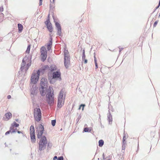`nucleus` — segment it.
<instances>
[{
    "instance_id": "nucleus-22",
    "label": "nucleus",
    "mask_w": 160,
    "mask_h": 160,
    "mask_svg": "<svg viewBox=\"0 0 160 160\" xmlns=\"http://www.w3.org/2000/svg\"><path fill=\"white\" fill-rule=\"evenodd\" d=\"M56 69V67L54 65L51 66L50 68H49V70H50V71L51 72H52L54 71Z\"/></svg>"
},
{
    "instance_id": "nucleus-39",
    "label": "nucleus",
    "mask_w": 160,
    "mask_h": 160,
    "mask_svg": "<svg viewBox=\"0 0 160 160\" xmlns=\"http://www.w3.org/2000/svg\"><path fill=\"white\" fill-rule=\"evenodd\" d=\"M123 134H124V136H123V137L122 140H123V139H124V140H126L125 137H126V135L125 134V132Z\"/></svg>"
},
{
    "instance_id": "nucleus-50",
    "label": "nucleus",
    "mask_w": 160,
    "mask_h": 160,
    "mask_svg": "<svg viewBox=\"0 0 160 160\" xmlns=\"http://www.w3.org/2000/svg\"><path fill=\"white\" fill-rule=\"evenodd\" d=\"M47 20H50L49 14L48 15V18H47Z\"/></svg>"
},
{
    "instance_id": "nucleus-5",
    "label": "nucleus",
    "mask_w": 160,
    "mask_h": 160,
    "mask_svg": "<svg viewBox=\"0 0 160 160\" xmlns=\"http://www.w3.org/2000/svg\"><path fill=\"white\" fill-rule=\"evenodd\" d=\"M47 101L50 106L53 105L54 103L53 92H52L51 89L49 88L46 95Z\"/></svg>"
},
{
    "instance_id": "nucleus-58",
    "label": "nucleus",
    "mask_w": 160,
    "mask_h": 160,
    "mask_svg": "<svg viewBox=\"0 0 160 160\" xmlns=\"http://www.w3.org/2000/svg\"><path fill=\"white\" fill-rule=\"evenodd\" d=\"M50 8H51V4H50Z\"/></svg>"
},
{
    "instance_id": "nucleus-38",
    "label": "nucleus",
    "mask_w": 160,
    "mask_h": 160,
    "mask_svg": "<svg viewBox=\"0 0 160 160\" xmlns=\"http://www.w3.org/2000/svg\"><path fill=\"white\" fill-rule=\"evenodd\" d=\"M3 7L2 6H1V7H0V12H2L3 11Z\"/></svg>"
},
{
    "instance_id": "nucleus-14",
    "label": "nucleus",
    "mask_w": 160,
    "mask_h": 160,
    "mask_svg": "<svg viewBox=\"0 0 160 160\" xmlns=\"http://www.w3.org/2000/svg\"><path fill=\"white\" fill-rule=\"evenodd\" d=\"M31 141L32 143H35L36 141L35 134H30Z\"/></svg>"
},
{
    "instance_id": "nucleus-43",
    "label": "nucleus",
    "mask_w": 160,
    "mask_h": 160,
    "mask_svg": "<svg viewBox=\"0 0 160 160\" xmlns=\"http://www.w3.org/2000/svg\"><path fill=\"white\" fill-rule=\"evenodd\" d=\"M58 158L57 156H55L53 158V160H56V159L58 160Z\"/></svg>"
},
{
    "instance_id": "nucleus-48",
    "label": "nucleus",
    "mask_w": 160,
    "mask_h": 160,
    "mask_svg": "<svg viewBox=\"0 0 160 160\" xmlns=\"http://www.w3.org/2000/svg\"><path fill=\"white\" fill-rule=\"evenodd\" d=\"M11 98V96L10 95H8L7 96V98L8 99H10Z\"/></svg>"
},
{
    "instance_id": "nucleus-31",
    "label": "nucleus",
    "mask_w": 160,
    "mask_h": 160,
    "mask_svg": "<svg viewBox=\"0 0 160 160\" xmlns=\"http://www.w3.org/2000/svg\"><path fill=\"white\" fill-rule=\"evenodd\" d=\"M102 157L103 160H110V158L107 157L106 158H105L104 153H103L102 154Z\"/></svg>"
},
{
    "instance_id": "nucleus-55",
    "label": "nucleus",
    "mask_w": 160,
    "mask_h": 160,
    "mask_svg": "<svg viewBox=\"0 0 160 160\" xmlns=\"http://www.w3.org/2000/svg\"><path fill=\"white\" fill-rule=\"evenodd\" d=\"M101 128H103L104 127L102 125V124L101 123Z\"/></svg>"
},
{
    "instance_id": "nucleus-20",
    "label": "nucleus",
    "mask_w": 160,
    "mask_h": 160,
    "mask_svg": "<svg viewBox=\"0 0 160 160\" xmlns=\"http://www.w3.org/2000/svg\"><path fill=\"white\" fill-rule=\"evenodd\" d=\"M104 141L103 140L101 139L98 142V146L100 147H102L104 144Z\"/></svg>"
},
{
    "instance_id": "nucleus-6",
    "label": "nucleus",
    "mask_w": 160,
    "mask_h": 160,
    "mask_svg": "<svg viewBox=\"0 0 160 160\" xmlns=\"http://www.w3.org/2000/svg\"><path fill=\"white\" fill-rule=\"evenodd\" d=\"M64 53V66L66 68H68L70 65V57L69 55V53L67 50H65Z\"/></svg>"
},
{
    "instance_id": "nucleus-4",
    "label": "nucleus",
    "mask_w": 160,
    "mask_h": 160,
    "mask_svg": "<svg viewBox=\"0 0 160 160\" xmlns=\"http://www.w3.org/2000/svg\"><path fill=\"white\" fill-rule=\"evenodd\" d=\"M64 92L65 90L64 89H61L59 93L58 97L57 107L59 108H61L64 103L65 97H64L63 96Z\"/></svg>"
},
{
    "instance_id": "nucleus-62",
    "label": "nucleus",
    "mask_w": 160,
    "mask_h": 160,
    "mask_svg": "<svg viewBox=\"0 0 160 160\" xmlns=\"http://www.w3.org/2000/svg\"><path fill=\"white\" fill-rule=\"evenodd\" d=\"M82 48H81V50H82Z\"/></svg>"
},
{
    "instance_id": "nucleus-46",
    "label": "nucleus",
    "mask_w": 160,
    "mask_h": 160,
    "mask_svg": "<svg viewBox=\"0 0 160 160\" xmlns=\"http://www.w3.org/2000/svg\"><path fill=\"white\" fill-rule=\"evenodd\" d=\"M125 145H123V144H122V149H124L125 148Z\"/></svg>"
},
{
    "instance_id": "nucleus-42",
    "label": "nucleus",
    "mask_w": 160,
    "mask_h": 160,
    "mask_svg": "<svg viewBox=\"0 0 160 160\" xmlns=\"http://www.w3.org/2000/svg\"><path fill=\"white\" fill-rule=\"evenodd\" d=\"M40 2H39V5H42V0H39Z\"/></svg>"
},
{
    "instance_id": "nucleus-17",
    "label": "nucleus",
    "mask_w": 160,
    "mask_h": 160,
    "mask_svg": "<svg viewBox=\"0 0 160 160\" xmlns=\"http://www.w3.org/2000/svg\"><path fill=\"white\" fill-rule=\"evenodd\" d=\"M52 39L51 38L50 40L49 41V44L47 46V48L48 51L52 47Z\"/></svg>"
},
{
    "instance_id": "nucleus-59",
    "label": "nucleus",
    "mask_w": 160,
    "mask_h": 160,
    "mask_svg": "<svg viewBox=\"0 0 160 160\" xmlns=\"http://www.w3.org/2000/svg\"><path fill=\"white\" fill-rule=\"evenodd\" d=\"M54 0H53V2L54 3Z\"/></svg>"
},
{
    "instance_id": "nucleus-18",
    "label": "nucleus",
    "mask_w": 160,
    "mask_h": 160,
    "mask_svg": "<svg viewBox=\"0 0 160 160\" xmlns=\"http://www.w3.org/2000/svg\"><path fill=\"white\" fill-rule=\"evenodd\" d=\"M30 134H35L34 128L32 125H31L30 127Z\"/></svg>"
},
{
    "instance_id": "nucleus-33",
    "label": "nucleus",
    "mask_w": 160,
    "mask_h": 160,
    "mask_svg": "<svg viewBox=\"0 0 160 160\" xmlns=\"http://www.w3.org/2000/svg\"><path fill=\"white\" fill-rule=\"evenodd\" d=\"M81 118V116L80 114L78 116V117L76 119L77 123H78V122L79 121V120Z\"/></svg>"
},
{
    "instance_id": "nucleus-13",
    "label": "nucleus",
    "mask_w": 160,
    "mask_h": 160,
    "mask_svg": "<svg viewBox=\"0 0 160 160\" xmlns=\"http://www.w3.org/2000/svg\"><path fill=\"white\" fill-rule=\"evenodd\" d=\"M25 58H23L22 60V62L21 64V67L20 68V70L21 71H22L24 69V67L25 66V65L26 64V62L25 61ZM26 58V59L27 58Z\"/></svg>"
},
{
    "instance_id": "nucleus-15",
    "label": "nucleus",
    "mask_w": 160,
    "mask_h": 160,
    "mask_svg": "<svg viewBox=\"0 0 160 160\" xmlns=\"http://www.w3.org/2000/svg\"><path fill=\"white\" fill-rule=\"evenodd\" d=\"M41 54H47V50L44 46H42L40 49Z\"/></svg>"
},
{
    "instance_id": "nucleus-9",
    "label": "nucleus",
    "mask_w": 160,
    "mask_h": 160,
    "mask_svg": "<svg viewBox=\"0 0 160 160\" xmlns=\"http://www.w3.org/2000/svg\"><path fill=\"white\" fill-rule=\"evenodd\" d=\"M55 23V25L57 30V35L59 36H61L62 30L60 24L58 22H56V21H54Z\"/></svg>"
},
{
    "instance_id": "nucleus-52",
    "label": "nucleus",
    "mask_w": 160,
    "mask_h": 160,
    "mask_svg": "<svg viewBox=\"0 0 160 160\" xmlns=\"http://www.w3.org/2000/svg\"><path fill=\"white\" fill-rule=\"evenodd\" d=\"M81 106H80V105L78 109H81Z\"/></svg>"
},
{
    "instance_id": "nucleus-29",
    "label": "nucleus",
    "mask_w": 160,
    "mask_h": 160,
    "mask_svg": "<svg viewBox=\"0 0 160 160\" xmlns=\"http://www.w3.org/2000/svg\"><path fill=\"white\" fill-rule=\"evenodd\" d=\"M56 123V120L55 119L51 121V123L52 126H55Z\"/></svg>"
},
{
    "instance_id": "nucleus-25",
    "label": "nucleus",
    "mask_w": 160,
    "mask_h": 160,
    "mask_svg": "<svg viewBox=\"0 0 160 160\" xmlns=\"http://www.w3.org/2000/svg\"><path fill=\"white\" fill-rule=\"evenodd\" d=\"M19 124L15 122H14L12 124L11 127H18L19 126Z\"/></svg>"
},
{
    "instance_id": "nucleus-53",
    "label": "nucleus",
    "mask_w": 160,
    "mask_h": 160,
    "mask_svg": "<svg viewBox=\"0 0 160 160\" xmlns=\"http://www.w3.org/2000/svg\"><path fill=\"white\" fill-rule=\"evenodd\" d=\"M52 17L53 18V19H54V20H55V19L54 18V17L53 16Z\"/></svg>"
},
{
    "instance_id": "nucleus-28",
    "label": "nucleus",
    "mask_w": 160,
    "mask_h": 160,
    "mask_svg": "<svg viewBox=\"0 0 160 160\" xmlns=\"http://www.w3.org/2000/svg\"><path fill=\"white\" fill-rule=\"evenodd\" d=\"M30 45H28L27 50L26 51V52L27 53H29L30 52Z\"/></svg>"
},
{
    "instance_id": "nucleus-11",
    "label": "nucleus",
    "mask_w": 160,
    "mask_h": 160,
    "mask_svg": "<svg viewBox=\"0 0 160 160\" xmlns=\"http://www.w3.org/2000/svg\"><path fill=\"white\" fill-rule=\"evenodd\" d=\"M108 112L109 113L107 114V120L109 122V124H111L112 122V118L109 110H108Z\"/></svg>"
},
{
    "instance_id": "nucleus-49",
    "label": "nucleus",
    "mask_w": 160,
    "mask_h": 160,
    "mask_svg": "<svg viewBox=\"0 0 160 160\" xmlns=\"http://www.w3.org/2000/svg\"><path fill=\"white\" fill-rule=\"evenodd\" d=\"M17 132H18V134H20V133H22V132H21V131H18H18H17Z\"/></svg>"
},
{
    "instance_id": "nucleus-16",
    "label": "nucleus",
    "mask_w": 160,
    "mask_h": 160,
    "mask_svg": "<svg viewBox=\"0 0 160 160\" xmlns=\"http://www.w3.org/2000/svg\"><path fill=\"white\" fill-rule=\"evenodd\" d=\"M18 32L19 33H20L22 32L23 30V26L20 23L18 24Z\"/></svg>"
},
{
    "instance_id": "nucleus-47",
    "label": "nucleus",
    "mask_w": 160,
    "mask_h": 160,
    "mask_svg": "<svg viewBox=\"0 0 160 160\" xmlns=\"http://www.w3.org/2000/svg\"><path fill=\"white\" fill-rule=\"evenodd\" d=\"M95 69H97V68H98V63H96L95 64Z\"/></svg>"
},
{
    "instance_id": "nucleus-32",
    "label": "nucleus",
    "mask_w": 160,
    "mask_h": 160,
    "mask_svg": "<svg viewBox=\"0 0 160 160\" xmlns=\"http://www.w3.org/2000/svg\"><path fill=\"white\" fill-rule=\"evenodd\" d=\"M31 63H28L27 64L26 67V71H27L28 70V68L30 67V66H31Z\"/></svg>"
},
{
    "instance_id": "nucleus-1",
    "label": "nucleus",
    "mask_w": 160,
    "mask_h": 160,
    "mask_svg": "<svg viewBox=\"0 0 160 160\" xmlns=\"http://www.w3.org/2000/svg\"><path fill=\"white\" fill-rule=\"evenodd\" d=\"M44 128L42 124H39L37 128H36V132L37 138L40 140L38 143L39 148L38 152L41 151L46 148L47 143V140L46 137L42 135L43 133Z\"/></svg>"
},
{
    "instance_id": "nucleus-3",
    "label": "nucleus",
    "mask_w": 160,
    "mask_h": 160,
    "mask_svg": "<svg viewBox=\"0 0 160 160\" xmlns=\"http://www.w3.org/2000/svg\"><path fill=\"white\" fill-rule=\"evenodd\" d=\"M48 84L47 79L44 78H42L40 82L41 87L39 89L40 94L42 96H43L45 95V89L48 87Z\"/></svg>"
},
{
    "instance_id": "nucleus-26",
    "label": "nucleus",
    "mask_w": 160,
    "mask_h": 160,
    "mask_svg": "<svg viewBox=\"0 0 160 160\" xmlns=\"http://www.w3.org/2000/svg\"><path fill=\"white\" fill-rule=\"evenodd\" d=\"M83 131L85 132H90L91 131V129L89 130V128H84Z\"/></svg>"
},
{
    "instance_id": "nucleus-56",
    "label": "nucleus",
    "mask_w": 160,
    "mask_h": 160,
    "mask_svg": "<svg viewBox=\"0 0 160 160\" xmlns=\"http://www.w3.org/2000/svg\"><path fill=\"white\" fill-rule=\"evenodd\" d=\"M159 5H160V0H159Z\"/></svg>"
},
{
    "instance_id": "nucleus-51",
    "label": "nucleus",
    "mask_w": 160,
    "mask_h": 160,
    "mask_svg": "<svg viewBox=\"0 0 160 160\" xmlns=\"http://www.w3.org/2000/svg\"><path fill=\"white\" fill-rule=\"evenodd\" d=\"M160 6V5H159V4H158V5L156 7V9L158 8Z\"/></svg>"
},
{
    "instance_id": "nucleus-21",
    "label": "nucleus",
    "mask_w": 160,
    "mask_h": 160,
    "mask_svg": "<svg viewBox=\"0 0 160 160\" xmlns=\"http://www.w3.org/2000/svg\"><path fill=\"white\" fill-rule=\"evenodd\" d=\"M12 114L10 112H7L5 114V116L6 118L8 119V120L10 117H12Z\"/></svg>"
},
{
    "instance_id": "nucleus-60",
    "label": "nucleus",
    "mask_w": 160,
    "mask_h": 160,
    "mask_svg": "<svg viewBox=\"0 0 160 160\" xmlns=\"http://www.w3.org/2000/svg\"><path fill=\"white\" fill-rule=\"evenodd\" d=\"M100 118V115H99V119Z\"/></svg>"
},
{
    "instance_id": "nucleus-40",
    "label": "nucleus",
    "mask_w": 160,
    "mask_h": 160,
    "mask_svg": "<svg viewBox=\"0 0 160 160\" xmlns=\"http://www.w3.org/2000/svg\"><path fill=\"white\" fill-rule=\"evenodd\" d=\"M126 144V140H124V139H123V140H122V144L125 145Z\"/></svg>"
},
{
    "instance_id": "nucleus-36",
    "label": "nucleus",
    "mask_w": 160,
    "mask_h": 160,
    "mask_svg": "<svg viewBox=\"0 0 160 160\" xmlns=\"http://www.w3.org/2000/svg\"><path fill=\"white\" fill-rule=\"evenodd\" d=\"M85 106V105L84 104H81L80 105V106L82 107V110H83L84 109V108Z\"/></svg>"
},
{
    "instance_id": "nucleus-45",
    "label": "nucleus",
    "mask_w": 160,
    "mask_h": 160,
    "mask_svg": "<svg viewBox=\"0 0 160 160\" xmlns=\"http://www.w3.org/2000/svg\"><path fill=\"white\" fill-rule=\"evenodd\" d=\"M118 48H119V52H121V51L123 49V48H120V47H118Z\"/></svg>"
},
{
    "instance_id": "nucleus-44",
    "label": "nucleus",
    "mask_w": 160,
    "mask_h": 160,
    "mask_svg": "<svg viewBox=\"0 0 160 160\" xmlns=\"http://www.w3.org/2000/svg\"><path fill=\"white\" fill-rule=\"evenodd\" d=\"M83 61H84V63H85L86 64V63H87L88 60H87V59H85V58L84 59Z\"/></svg>"
},
{
    "instance_id": "nucleus-2",
    "label": "nucleus",
    "mask_w": 160,
    "mask_h": 160,
    "mask_svg": "<svg viewBox=\"0 0 160 160\" xmlns=\"http://www.w3.org/2000/svg\"><path fill=\"white\" fill-rule=\"evenodd\" d=\"M49 67L48 65H45L41 69H38L36 73H32L31 78V82L33 84H36L38 80L41 72L43 73Z\"/></svg>"
},
{
    "instance_id": "nucleus-57",
    "label": "nucleus",
    "mask_w": 160,
    "mask_h": 160,
    "mask_svg": "<svg viewBox=\"0 0 160 160\" xmlns=\"http://www.w3.org/2000/svg\"><path fill=\"white\" fill-rule=\"evenodd\" d=\"M1 14L2 15V16L3 15V14L2 13H1Z\"/></svg>"
},
{
    "instance_id": "nucleus-19",
    "label": "nucleus",
    "mask_w": 160,
    "mask_h": 160,
    "mask_svg": "<svg viewBox=\"0 0 160 160\" xmlns=\"http://www.w3.org/2000/svg\"><path fill=\"white\" fill-rule=\"evenodd\" d=\"M41 60L42 62H44L47 57V54H41Z\"/></svg>"
},
{
    "instance_id": "nucleus-35",
    "label": "nucleus",
    "mask_w": 160,
    "mask_h": 160,
    "mask_svg": "<svg viewBox=\"0 0 160 160\" xmlns=\"http://www.w3.org/2000/svg\"><path fill=\"white\" fill-rule=\"evenodd\" d=\"M158 21H156L154 23V24H153V27H155L157 25L158 22Z\"/></svg>"
},
{
    "instance_id": "nucleus-7",
    "label": "nucleus",
    "mask_w": 160,
    "mask_h": 160,
    "mask_svg": "<svg viewBox=\"0 0 160 160\" xmlns=\"http://www.w3.org/2000/svg\"><path fill=\"white\" fill-rule=\"evenodd\" d=\"M42 113L39 108H36L34 112V117L35 120L37 122H39L41 119Z\"/></svg>"
},
{
    "instance_id": "nucleus-61",
    "label": "nucleus",
    "mask_w": 160,
    "mask_h": 160,
    "mask_svg": "<svg viewBox=\"0 0 160 160\" xmlns=\"http://www.w3.org/2000/svg\"><path fill=\"white\" fill-rule=\"evenodd\" d=\"M5 145L6 146V142L5 143Z\"/></svg>"
},
{
    "instance_id": "nucleus-8",
    "label": "nucleus",
    "mask_w": 160,
    "mask_h": 160,
    "mask_svg": "<svg viewBox=\"0 0 160 160\" xmlns=\"http://www.w3.org/2000/svg\"><path fill=\"white\" fill-rule=\"evenodd\" d=\"M52 79H56L61 81V73L59 71H57L53 72L52 73V76H51Z\"/></svg>"
},
{
    "instance_id": "nucleus-37",
    "label": "nucleus",
    "mask_w": 160,
    "mask_h": 160,
    "mask_svg": "<svg viewBox=\"0 0 160 160\" xmlns=\"http://www.w3.org/2000/svg\"><path fill=\"white\" fill-rule=\"evenodd\" d=\"M11 132V131H10V130L7 131L6 132V133H5V135H7L9 134L11 132Z\"/></svg>"
},
{
    "instance_id": "nucleus-24",
    "label": "nucleus",
    "mask_w": 160,
    "mask_h": 160,
    "mask_svg": "<svg viewBox=\"0 0 160 160\" xmlns=\"http://www.w3.org/2000/svg\"><path fill=\"white\" fill-rule=\"evenodd\" d=\"M48 79L50 81V82L51 83H52V84L54 83L55 82V81H53V79H52V77H50L49 74H48Z\"/></svg>"
},
{
    "instance_id": "nucleus-23",
    "label": "nucleus",
    "mask_w": 160,
    "mask_h": 160,
    "mask_svg": "<svg viewBox=\"0 0 160 160\" xmlns=\"http://www.w3.org/2000/svg\"><path fill=\"white\" fill-rule=\"evenodd\" d=\"M16 130H17V129H14L11 126L10 128V130L11 131L10 132L11 133H15L17 132Z\"/></svg>"
},
{
    "instance_id": "nucleus-54",
    "label": "nucleus",
    "mask_w": 160,
    "mask_h": 160,
    "mask_svg": "<svg viewBox=\"0 0 160 160\" xmlns=\"http://www.w3.org/2000/svg\"><path fill=\"white\" fill-rule=\"evenodd\" d=\"M16 121L17 122H18V119H16Z\"/></svg>"
},
{
    "instance_id": "nucleus-10",
    "label": "nucleus",
    "mask_w": 160,
    "mask_h": 160,
    "mask_svg": "<svg viewBox=\"0 0 160 160\" xmlns=\"http://www.w3.org/2000/svg\"><path fill=\"white\" fill-rule=\"evenodd\" d=\"M45 23L48 30L50 32H52L53 31L52 25L50 21H45Z\"/></svg>"
},
{
    "instance_id": "nucleus-30",
    "label": "nucleus",
    "mask_w": 160,
    "mask_h": 160,
    "mask_svg": "<svg viewBox=\"0 0 160 160\" xmlns=\"http://www.w3.org/2000/svg\"><path fill=\"white\" fill-rule=\"evenodd\" d=\"M52 147V144L50 142L48 143L47 147V150H48V149H49L50 148H51Z\"/></svg>"
},
{
    "instance_id": "nucleus-41",
    "label": "nucleus",
    "mask_w": 160,
    "mask_h": 160,
    "mask_svg": "<svg viewBox=\"0 0 160 160\" xmlns=\"http://www.w3.org/2000/svg\"><path fill=\"white\" fill-rule=\"evenodd\" d=\"M94 61L95 64L96 63H97L96 58L95 56H94Z\"/></svg>"
},
{
    "instance_id": "nucleus-12",
    "label": "nucleus",
    "mask_w": 160,
    "mask_h": 160,
    "mask_svg": "<svg viewBox=\"0 0 160 160\" xmlns=\"http://www.w3.org/2000/svg\"><path fill=\"white\" fill-rule=\"evenodd\" d=\"M36 90L37 87L36 86L34 85L33 86H32V88L31 90V94L33 95H36L37 93L36 92Z\"/></svg>"
},
{
    "instance_id": "nucleus-63",
    "label": "nucleus",
    "mask_w": 160,
    "mask_h": 160,
    "mask_svg": "<svg viewBox=\"0 0 160 160\" xmlns=\"http://www.w3.org/2000/svg\"><path fill=\"white\" fill-rule=\"evenodd\" d=\"M160 15V13H159V16Z\"/></svg>"
},
{
    "instance_id": "nucleus-27",
    "label": "nucleus",
    "mask_w": 160,
    "mask_h": 160,
    "mask_svg": "<svg viewBox=\"0 0 160 160\" xmlns=\"http://www.w3.org/2000/svg\"><path fill=\"white\" fill-rule=\"evenodd\" d=\"M85 50L84 49H83V52L82 54V60L83 61L84 60V59L85 58Z\"/></svg>"
},
{
    "instance_id": "nucleus-34",
    "label": "nucleus",
    "mask_w": 160,
    "mask_h": 160,
    "mask_svg": "<svg viewBox=\"0 0 160 160\" xmlns=\"http://www.w3.org/2000/svg\"><path fill=\"white\" fill-rule=\"evenodd\" d=\"M58 160H63V156H61L58 157Z\"/></svg>"
}]
</instances>
